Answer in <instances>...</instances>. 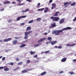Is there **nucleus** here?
Masks as SVG:
<instances>
[{
	"label": "nucleus",
	"mask_w": 76,
	"mask_h": 76,
	"mask_svg": "<svg viewBox=\"0 0 76 76\" xmlns=\"http://www.w3.org/2000/svg\"><path fill=\"white\" fill-rule=\"evenodd\" d=\"M72 28L70 27H67L66 28H64L62 29L61 30H56L55 31L53 30V31L52 34H55V35H58L60 34V32H62L63 31H65L67 30V29H71Z\"/></svg>",
	"instance_id": "f257e3e1"
},
{
	"label": "nucleus",
	"mask_w": 76,
	"mask_h": 76,
	"mask_svg": "<svg viewBox=\"0 0 76 76\" xmlns=\"http://www.w3.org/2000/svg\"><path fill=\"white\" fill-rule=\"evenodd\" d=\"M32 31H29L28 32H25L24 35L25 37H24V39H28V34H31V33H32Z\"/></svg>",
	"instance_id": "f03ea898"
},
{
	"label": "nucleus",
	"mask_w": 76,
	"mask_h": 76,
	"mask_svg": "<svg viewBox=\"0 0 76 76\" xmlns=\"http://www.w3.org/2000/svg\"><path fill=\"white\" fill-rule=\"evenodd\" d=\"M50 19H52L53 21H56V22H58L60 20V18L57 17H54L51 16L50 18Z\"/></svg>",
	"instance_id": "7ed1b4c3"
},
{
	"label": "nucleus",
	"mask_w": 76,
	"mask_h": 76,
	"mask_svg": "<svg viewBox=\"0 0 76 76\" xmlns=\"http://www.w3.org/2000/svg\"><path fill=\"white\" fill-rule=\"evenodd\" d=\"M72 3V2L71 1H69V2H66L64 4V6H65L64 7V8H66V7H67L68 6H69V5H70V4Z\"/></svg>",
	"instance_id": "20e7f679"
},
{
	"label": "nucleus",
	"mask_w": 76,
	"mask_h": 76,
	"mask_svg": "<svg viewBox=\"0 0 76 76\" xmlns=\"http://www.w3.org/2000/svg\"><path fill=\"white\" fill-rule=\"evenodd\" d=\"M57 42V41H53L52 42V40H50L49 42V43H51L52 45H55L56 44Z\"/></svg>",
	"instance_id": "39448f33"
},
{
	"label": "nucleus",
	"mask_w": 76,
	"mask_h": 76,
	"mask_svg": "<svg viewBox=\"0 0 76 76\" xmlns=\"http://www.w3.org/2000/svg\"><path fill=\"white\" fill-rule=\"evenodd\" d=\"M56 23H52L51 24V26L49 27V28L50 29H51L52 28H54L56 26Z\"/></svg>",
	"instance_id": "423d86ee"
},
{
	"label": "nucleus",
	"mask_w": 76,
	"mask_h": 76,
	"mask_svg": "<svg viewBox=\"0 0 76 76\" xmlns=\"http://www.w3.org/2000/svg\"><path fill=\"white\" fill-rule=\"evenodd\" d=\"M65 20H64V19L62 18L59 21V23L60 24H62V23H63L64 22V21Z\"/></svg>",
	"instance_id": "0eeeda50"
},
{
	"label": "nucleus",
	"mask_w": 76,
	"mask_h": 76,
	"mask_svg": "<svg viewBox=\"0 0 76 76\" xmlns=\"http://www.w3.org/2000/svg\"><path fill=\"white\" fill-rule=\"evenodd\" d=\"M11 40H12V38H8V39H4V41L5 42H8V41H11Z\"/></svg>",
	"instance_id": "6e6552de"
},
{
	"label": "nucleus",
	"mask_w": 76,
	"mask_h": 76,
	"mask_svg": "<svg viewBox=\"0 0 76 76\" xmlns=\"http://www.w3.org/2000/svg\"><path fill=\"white\" fill-rule=\"evenodd\" d=\"M45 39H46V38H43L40 39L37 42H42V41H44Z\"/></svg>",
	"instance_id": "1a4fd4ad"
},
{
	"label": "nucleus",
	"mask_w": 76,
	"mask_h": 76,
	"mask_svg": "<svg viewBox=\"0 0 76 76\" xmlns=\"http://www.w3.org/2000/svg\"><path fill=\"white\" fill-rule=\"evenodd\" d=\"M12 42L14 45L18 43V40H14L12 41Z\"/></svg>",
	"instance_id": "9d476101"
},
{
	"label": "nucleus",
	"mask_w": 76,
	"mask_h": 76,
	"mask_svg": "<svg viewBox=\"0 0 76 76\" xmlns=\"http://www.w3.org/2000/svg\"><path fill=\"white\" fill-rule=\"evenodd\" d=\"M67 58H63L61 60V62H64L66 61V60H67Z\"/></svg>",
	"instance_id": "9b49d317"
},
{
	"label": "nucleus",
	"mask_w": 76,
	"mask_h": 76,
	"mask_svg": "<svg viewBox=\"0 0 76 76\" xmlns=\"http://www.w3.org/2000/svg\"><path fill=\"white\" fill-rule=\"evenodd\" d=\"M10 1H4L3 4H10Z\"/></svg>",
	"instance_id": "f8f14e48"
},
{
	"label": "nucleus",
	"mask_w": 76,
	"mask_h": 76,
	"mask_svg": "<svg viewBox=\"0 0 76 76\" xmlns=\"http://www.w3.org/2000/svg\"><path fill=\"white\" fill-rule=\"evenodd\" d=\"M58 13H60V12L58 11L55 12V13L54 14V16H57L58 15Z\"/></svg>",
	"instance_id": "ddd939ff"
},
{
	"label": "nucleus",
	"mask_w": 76,
	"mask_h": 76,
	"mask_svg": "<svg viewBox=\"0 0 76 76\" xmlns=\"http://www.w3.org/2000/svg\"><path fill=\"white\" fill-rule=\"evenodd\" d=\"M31 29V27L30 26H28L27 27V28L26 29V31H30Z\"/></svg>",
	"instance_id": "4468645a"
},
{
	"label": "nucleus",
	"mask_w": 76,
	"mask_h": 76,
	"mask_svg": "<svg viewBox=\"0 0 76 76\" xmlns=\"http://www.w3.org/2000/svg\"><path fill=\"white\" fill-rule=\"evenodd\" d=\"M40 44H41V43H38L37 44H35L34 45V47H38L40 45Z\"/></svg>",
	"instance_id": "2eb2a0df"
},
{
	"label": "nucleus",
	"mask_w": 76,
	"mask_h": 76,
	"mask_svg": "<svg viewBox=\"0 0 76 76\" xmlns=\"http://www.w3.org/2000/svg\"><path fill=\"white\" fill-rule=\"evenodd\" d=\"M47 73V72H44L40 74V75H41L42 76H44V75H45Z\"/></svg>",
	"instance_id": "dca6fc26"
},
{
	"label": "nucleus",
	"mask_w": 76,
	"mask_h": 76,
	"mask_svg": "<svg viewBox=\"0 0 76 76\" xmlns=\"http://www.w3.org/2000/svg\"><path fill=\"white\" fill-rule=\"evenodd\" d=\"M25 46H26V44H23L21 45L20 46V48H23V47H25Z\"/></svg>",
	"instance_id": "f3484780"
},
{
	"label": "nucleus",
	"mask_w": 76,
	"mask_h": 76,
	"mask_svg": "<svg viewBox=\"0 0 76 76\" xmlns=\"http://www.w3.org/2000/svg\"><path fill=\"white\" fill-rule=\"evenodd\" d=\"M22 72L23 73H27V72H28V71L27 70H24L22 71Z\"/></svg>",
	"instance_id": "a211bd4d"
},
{
	"label": "nucleus",
	"mask_w": 76,
	"mask_h": 76,
	"mask_svg": "<svg viewBox=\"0 0 76 76\" xmlns=\"http://www.w3.org/2000/svg\"><path fill=\"white\" fill-rule=\"evenodd\" d=\"M52 6H53V7H54V8H56V7L57 6L56 4L54 3L52 4Z\"/></svg>",
	"instance_id": "6ab92c4d"
},
{
	"label": "nucleus",
	"mask_w": 76,
	"mask_h": 76,
	"mask_svg": "<svg viewBox=\"0 0 76 76\" xmlns=\"http://www.w3.org/2000/svg\"><path fill=\"white\" fill-rule=\"evenodd\" d=\"M76 5V2H74L73 3H72L71 4V6H73Z\"/></svg>",
	"instance_id": "aec40b11"
},
{
	"label": "nucleus",
	"mask_w": 76,
	"mask_h": 76,
	"mask_svg": "<svg viewBox=\"0 0 76 76\" xmlns=\"http://www.w3.org/2000/svg\"><path fill=\"white\" fill-rule=\"evenodd\" d=\"M40 5H41V4L40 3H38L37 4V9H38V8H39V7H40V6H40Z\"/></svg>",
	"instance_id": "412c9836"
},
{
	"label": "nucleus",
	"mask_w": 76,
	"mask_h": 76,
	"mask_svg": "<svg viewBox=\"0 0 76 76\" xmlns=\"http://www.w3.org/2000/svg\"><path fill=\"white\" fill-rule=\"evenodd\" d=\"M21 16L18 17L16 19L17 21H18L20 19H21Z\"/></svg>",
	"instance_id": "4be33fe9"
},
{
	"label": "nucleus",
	"mask_w": 76,
	"mask_h": 76,
	"mask_svg": "<svg viewBox=\"0 0 76 76\" xmlns=\"http://www.w3.org/2000/svg\"><path fill=\"white\" fill-rule=\"evenodd\" d=\"M44 9H45L44 8H41L40 9H38L37 10V11H42V10H44Z\"/></svg>",
	"instance_id": "5701e85b"
},
{
	"label": "nucleus",
	"mask_w": 76,
	"mask_h": 76,
	"mask_svg": "<svg viewBox=\"0 0 76 76\" xmlns=\"http://www.w3.org/2000/svg\"><path fill=\"white\" fill-rule=\"evenodd\" d=\"M37 22H39V21H41V18H38L37 19Z\"/></svg>",
	"instance_id": "b1692460"
},
{
	"label": "nucleus",
	"mask_w": 76,
	"mask_h": 76,
	"mask_svg": "<svg viewBox=\"0 0 76 76\" xmlns=\"http://www.w3.org/2000/svg\"><path fill=\"white\" fill-rule=\"evenodd\" d=\"M35 52L31 51V52H30V54H31V55L35 54Z\"/></svg>",
	"instance_id": "393cba45"
},
{
	"label": "nucleus",
	"mask_w": 76,
	"mask_h": 76,
	"mask_svg": "<svg viewBox=\"0 0 76 76\" xmlns=\"http://www.w3.org/2000/svg\"><path fill=\"white\" fill-rule=\"evenodd\" d=\"M4 71H8V70H9V69L7 68H6L4 69Z\"/></svg>",
	"instance_id": "a878e982"
},
{
	"label": "nucleus",
	"mask_w": 76,
	"mask_h": 76,
	"mask_svg": "<svg viewBox=\"0 0 76 76\" xmlns=\"http://www.w3.org/2000/svg\"><path fill=\"white\" fill-rule=\"evenodd\" d=\"M30 62H31V61L29 60H28L27 61L26 63H27V64H29Z\"/></svg>",
	"instance_id": "bb28decb"
},
{
	"label": "nucleus",
	"mask_w": 76,
	"mask_h": 76,
	"mask_svg": "<svg viewBox=\"0 0 76 76\" xmlns=\"http://www.w3.org/2000/svg\"><path fill=\"white\" fill-rule=\"evenodd\" d=\"M9 64L10 66H13V64H14V63H13V62H10L9 63Z\"/></svg>",
	"instance_id": "cd10ccee"
},
{
	"label": "nucleus",
	"mask_w": 76,
	"mask_h": 76,
	"mask_svg": "<svg viewBox=\"0 0 76 76\" xmlns=\"http://www.w3.org/2000/svg\"><path fill=\"white\" fill-rule=\"evenodd\" d=\"M52 39V38L51 37H48V38H47V40H48L49 41H50V40H51Z\"/></svg>",
	"instance_id": "c85d7f7f"
},
{
	"label": "nucleus",
	"mask_w": 76,
	"mask_h": 76,
	"mask_svg": "<svg viewBox=\"0 0 76 76\" xmlns=\"http://www.w3.org/2000/svg\"><path fill=\"white\" fill-rule=\"evenodd\" d=\"M22 63H23V62H20L18 64V65H21V64H22Z\"/></svg>",
	"instance_id": "c756f323"
},
{
	"label": "nucleus",
	"mask_w": 76,
	"mask_h": 76,
	"mask_svg": "<svg viewBox=\"0 0 76 76\" xmlns=\"http://www.w3.org/2000/svg\"><path fill=\"white\" fill-rule=\"evenodd\" d=\"M33 22H34L33 20H30L28 22V23H32Z\"/></svg>",
	"instance_id": "7c9ffc66"
},
{
	"label": "nucleus",
	"mask_w": 76,
	"mask_h": 76,
	"mask_svg": "<svg viewBox=\"0 0 76 76\" xmlns=\"http://www.w3.org/2000/svg\"><path fill=\"white\" fill-rule=\"evenodd\" d=\"M62 47L61 45L58 46V48L59 49H61V48H62Z\"/></svg>",
	"instance_id": "2f4dec72"
},
{
	"label": "nucleus",
	"mask_w": 76,
	"mask_h": 76,
	"mask_svg": "<svg viewBox=\"0 0 76 76\" xmlns=\"http://www.w3.org/2000/svg\"><path fill=\"white\" fill-rule=\"evenodd\" d=\"M18 69H20V67H17L16 69H14L13 70L14 71H16V70H17Z\"/></svg>",
	"instance_id": "473e14b6"
},
{
	"label": "nucleus",
	"mask_w": 76,
	"mask_h": 76,
	"mask_svg": "<svg viewBox=\"0 0 76 76\" xmlns=\"http://www.w3.org/2000/svg\"><path fill=\"white\" fill-rule=\"evenodd\" d=\"M21 37H15V39H19V38H20Z\"/></svg>",
	"instance_id": "72a5a7b5"
},
{
	"label": "nucleus",
	"mask_w": 76,
	"mask_h": 76,
	"mask_svg": "<svg viewBox=\"0 0 76 76\" xmlns=\"http://www.w3.org/2000/svg\"><path fill=\"white\" fill-rule=\"evenodd\" d=\"M26 17V16L24 15L22 16H21V18H25Z\"/></svg>",
	"instance_id": "f704fd0d"
},
{
	"label": "nucleus",
	"mask_w": 76,
	"mask_h": 76,
	"mask_svg": "<svg viewBox=\"0 0 76 76\" xmlns=\"http://www.w3.org/2000/svg\"><path fill=\"white\" fill-rule=\"evenodd\" d=\"M50 50L46 51L45 52V54H48V53H50Z\"/></svg>",
	"instance_id": "c9c22d12"
},
{
	"label": "nucleus",
	"mask_w": 76,
	"mask_h": 76,
	"mask_svg": "<svg viewBox=\"0 0 76 76\" xmlns=\"http://www.w3.org/2000/svg\"><path fill=\"white\" fill-rule=\"evenodd\" d=\"M76 43H73L72 44V45H71V47H73V46H75V45H76Z\"/></svg>",
	"instance_id": "e433bc0d"
},
{
	"label": "nucleus",
	"mask_w": 76,
	"mask_h": 76,
	"mask_svg": "<svg viewBox=\"0 0 76 76\" xmlns=\"http://www.w3.org/2000/svg\"><path fill=\"white\" fill-rule=\"evenodd\" d=\"M69 73L70 74V75H73V74H74V72H69Z\"/></svg>",
	"instance_id": "4c0bfd02"
},
{
	"label": "nucleus",
	"mask_w": 76,
	"mask_h": 76,
	"mask_svg": "<svg viewBox=\"0 0 76 76\" xmlns=\"http://www.w3.org/2000/svg\"><path fill=\"white\" fill-rule=\"evenodd\" d=\"M33 70V69H27V71H31V70Z\"/></svg>",
	"instance_id": "58836bf2"
},
{
	"label": "nucleus",
	"mask_w": 76,
	"mask_h": 76,
	"mask_svg": "<svg viewBox=\"0 0 76 76\" xmlns=\"http://www.w3.org/2000/svg\"><path fill=\"white\" fill-rule=\"evenodd\" d=\"M66 46L67 47H71V45L67 44L66 45Z\"/></svg>",
	"instance_id": "ea45409f"
},
{
	"label": "nucleus",
	"mask_w": 76,
	"mask_h": 76,
	"mask_svg": "<svg viewBox=\"0 0 76 76\" xmlns=\"http://www.w3.org/2000/svg\"><path fill=\"white\" fill-rule=\"evenodd\" d=\"M37 57H38V55H37V54H36L34 56V58H37Z\"/></svg>",
	"instance_id": "a19ab883"
},
{
	"label": "nucleus",
	"mask_w": 76,
	"mask_h": 76,
	"mask_svg": "<svg viewBox=\"0 0 76 76\" xmlns=\"http://www.w3.org/2000/svg\"><path fill=\"white\" fill-rule=\"evenodd\" d=\"M22 5H25V4L23 3V4H18V6H22Z\"/></svg>",
	"instance_id": "79ce46f5"
},
{
	"label": "nucleus",
	"mask_w": 76,
	"mask_h": 76,
	"mask_svg": "<svg viewBox=\"0 0 76 76\" xmlns=\"http://www.w3.org/2000/svg\"><path fill=\"white\" fill-rule=\"evenodd\" d=\"M25 23H20L21 25H22V26L24 25H25Z\"/></svg>",
	"instance_id": "37998d69"
},
{
	"label": "nucleus",
	"mask_w": 76,
	"mask_h": 76,
	"mask_svg": "<svg viewBox=\"0 0 76 76\" xmlns=\"http://www.w3.org/2000/svg\"><path fill=\"white\" fill-rule=\"evenodd\" d=\"M73 21L74 22H76V17H75L74 19L73 20Z\"/></svg>",
	"instance_id": "c03bdc74"
},
{
	"label": "nucleus",
	"mask_w": 76,
	"mask_h": 76,
	"mask_svg": "<svg viewBox=\"0 0 76 76\" xmlns=\"http://www.w3.org/2000/svg\"><path fill=\"white\" fill-rule=\"evenodd\" d=\"M5 58H6L5 57H4L2 59V61H4V60H5Z\"/></svg>",
	"instance_id": "a18cd8bd"
},
{
	"label": "nucleus",
	"mask_w": 76,
	"mask_h": 76,
	"mask_svg": "<svg viewBox=\"0 0 76 76\" xmlns=\"http://www.w3.org/2000/svg\"><path fill=\"white\" fill-rule=\"evenodd\" d=\"M28 10H29V9H26V10H25V12H26L28 11Z\"/></svg>",
	"instance_id": "49530a36"
},
{
	"label": "nucleus",
	"mask_w": 76,
	"mask_h": 76,
	"mask_svg": "<svg viewBox=\"0 0 76 76\" xmlns=\"http://www.w3.org/2000/svg\"><path fill=\"white\" fill-rule=\"evenodd\" d=\"M12 19L8 21V23H10V22H12Z\"/></svg>",
	"instance_id": "de8ad7c7"
},
{
	"label": "nucleus",
	"mask_w": 76,
	"mask_h": 76,
	"mask_svg": "<svg viewBox=\"0 0 76 76\" xmlns=\"http://www.w3.org/2000/svg\"><path fill=\"white\" fill-rule=\"evenodd\" d=\"M17 1H19L18 2V3H21V1H20V0H17Z\"/></svg>",
	"instance_id": "09e8293b"
},
{
	"label": "nucleus",
	"mask_w": 76,
	"mask_h": 76,
	"mask_svg": "<svg viewBox=\"0 0 76 76\" xmlns=\"http://www.w3.org/2000/svg\"><path fill=\"white\" fill-rule=\"evenodd\" d=\"M53 2V0H50L49 1V3H51Z\"/></svg>",
	"instance_id": "8fccbe9b"
},
{
	"label": "nucleus",
	"mask_w": 76,
	"mask_h": 76,
	"mask_svg": "<svg viewBox=\"0 0 76 76\" xmlns=\"http://www.w3.org/2000/svg\"><path fill=\"white\" fill-rule=\"evenodd\" d=\"M27 1H28V2H31L32 1L31 0H26Z\"/></svg>",
	"instance_id": "3c124183"
},
{
	"label": "nucleus",
	"mask_w": 76,
	"mask_h": 76,
	"mask_svg": "<svg viewBox=\"0 0 76 76\" xmlns=\"http://www.w3.org/2000/svg\"><path fill=\"white\" fill-rule=\"evenodd\" d=\"M63 72H63V71H61L59 72V74H61V73H63Z\"/></svg>",
	"instance_id": "603ef678"
},
{
	"label": "nucleus",
	"mask_w": 76,
	"mask_h": 76,
	"mask_svg": "<svg viewBox=\"0 0 76 76\" xmlns=\"http://www.w3.org/2000/svg\"><path fill=\"white\" fill-rule=\"evenodd\" d=\"M45 9H46V10L47 11H48V7H46L45 8Z\"/></svg>",
	"instance_id": "864d4df0"
},
{
	"label": "nucleus",
	"mask_w": 76,
	"mask_h": 76,
	"mask_svg": "<svg viewBox=\"0 0 76 76\" xmlns=\"http://www.w3.org/2000/svg\"><path fill=\"white\" fill-rule=\"evenodd\" d=\"M16 61H19V58H17L16 59Z\"/></svg>",
	"instance_id": "5fc2aeb1"
},
{
	"label": "nucleus",
	"mask_w": 76,
	"mask_h": 76,
	"mask_svg": "<svg viewBox=\"0 0 76 76\" xmlns=\"http://www.w3.org/2000/svg\"><path fill=\"white\" fill-rule=\"evenodd\" d=\"M4 68V67L3 66H1L0 67V69H2Z\"/></svg>",
	"instance_id": "6e6d98bb"
},
{
	"label": "nucleus",
	"mask_w": 76,
	"mask_h": 76,
	"mask_svg": "<svg viewBox=\"0 0 76 76\" xmlns=\"http://www.w3.org/2000/svg\"><path fill=\"white\" fill-rule=\"evenodd\" d=\"M4 10V9H1V10H0L1 12H2V11H3Z\"/></svg>",
	"instance_id": "4d7b16f0"
},
{
	"label": "nucleus",
	"mask_w": 76,
	"mask_h": 76,
	"mask_svg": "<svg viewBox=\"0 0 76 76\" xmlns=\"http://www.w3.org/2000/svg\"><path fill=\"white\" fill-rule=\"evenodd\" d=\"M47 10H45L44 11V13H47Z\"/></svg>",
	"instance_id": "13d9d810"
},
{
	"label": "nucleus",
	"mask_w": 76,
	"mask_h": 76,
	"mask_svg": "<svg viewBox=\"0 0 76 76\" xmlns=\"http://www.w3.org/2000/svg\"><path fill=\"white\" fill-rule=\"evenodd\" d=\"M54 48H58V46H55L54 47Z\"/></svg>",
	"instance_id": "bf43d9fd"
},
{
	"label": "nucleus",
	"mask_w": 76,
	"mask_h": 76,
	"mask_svg": "<svg viewBox=\"0 0 76 76\" xmlns=\"http://www.w3.org/2000/svg\"><path fill=\"white\" fill-rule=\"evenodd\" d=\"M35 63H37V62H38V60H37H37L35 61Z\"/></svg>",
	"instance_id": "052dcab7"
},
{
	"label": "nucleus",
	"mask_w": 76,
	"mask_h": 76,
	"mask_svg": "<svg viewBox=\"0 0 76 76\" xmlns=\"http://www.w3.org/2000/svg\"><path fill=\"white\" fill-rule=\"evenodd\" d=\"M22 12L23 13H25V11H24V10H22Z\"/></svg>",
	"instance_id": "680f3d73"
},
{
	"label": "nucleus",
	"mask_w": 76,
	"mask_h": 76,
	"mask_svg": "<svg viewBox=\"0 0 76 76\" xmlns=\"http://www.w3.org/2000/svg\"><path fill=\"white\" fill-rule=\"evenodd\" d=\"M12 4H16V2L14 1L12 2Z\"/></svg>",
	"instance_id": "e2e57ef3"
},
{
	"label": "nucleus",
	"mask_w": 76,
	"mask_h": 76,
	"mask_svg": "<svg viewBox=\"0 0 76 76\" xmlns=\"http://www.w3.org/2000/svg\"><path fill=\"white\" fill-rule=\"evenodd\" d=\"M43 53H45L44 52H42L41 53V54H43Z\"/></svg>",
	"instance_id": "0e129e2a"
},
{
	"label": "nucleus",
	"mask_w": 76,
	"mask_h": 76,
	"mask_svg": "<svg viewBox=\"0 0 76 76\" xmlns=\"http://www.w3.org/2000/svg\"><path fill=\"white\" fill-rule=\"evenodd\" d=\"M44 34H45V35H47V33H45Z\"/></svg>",
	"instance_id": "69168bd1"
},
{
	"label": "nucleus",
	"mask_w": 76,
	"mask_h": 76,
	"mask_svg": "<svg viewBox=\"0 0 76 76\" xmlns=\"http://www.w3.org/2000/svg\"><path fill=\"white\" fill-rule=\"evenodd\" d=\"M54 8V7H52L51 8V9H53Z\"/></svg>",
	"instance_id": "338daca9"
},
{
	"label": "nucleus",
	"mask_w": 76,
	"mask_h": 76,
	"mask_svg": "<svg viewBox=\"0 0 76 76\" xmlns=\"http://www.w3.org/2000/svg\"><path fill=\"white\" fill-rule=\"evenodd\" d=\"M73 61H76V59H74L73 60Z\"/></svg>",
	"instance_id": "774afa93"
}]
</instances>
